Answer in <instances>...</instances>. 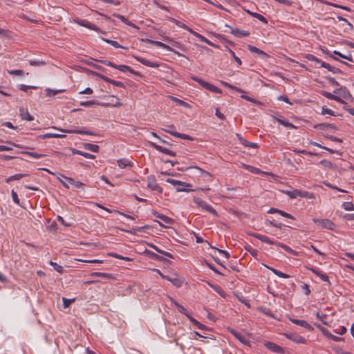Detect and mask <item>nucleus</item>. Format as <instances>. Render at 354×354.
<instances>
[{"mask_svg": "<svg viewBox=\"0 0 354 354\" xmlns=\"http://www.w3.org/2000/svg\"><path fill=\"white\" fill-rule=\"evenodd\" d=\"M83 146L86 150H88L92 152L97 153L100 150V147L97 145L86 142V143H84Z\"/></svg>", "mask_w": 354, "mask_h": 354, "instance_id": "nucleus-27", "label": "nucleus"}, {"mask_svg": "<svg viewBox=\"0 0 354 354\" xmlns=\"http://www.w3.org/2000/svg\"><path fill=\"white\" fill-rule=\"evenodd\" d=\"M65 90H62V89H59V90H55V89H52V88H46V95L48 97H53V96H55V95L58 94V93H62L64 92Z\"/></svg>", "mask_w": 354, "mask_h": 354, "instance_id": "nucleus-34", "label": "nucleus"}, {"mask_svg": "<svg viewBox=\"0 0 354 354\" xmlns=\"http://www.w3.org/2000/svg\"><path fill=\"white\" fill-rule=\"evenodd\" d=\"M133 57L137 61H138L139 62H140L141 64H142L147 66L151 67V68H158L159 66V64L158 63L151 62L145 58L138 57V56H135V55H133Z\"/></svg>", "mask_w": 354, "mask_h": 354, "instance_id": "nucleus-12", "label": "nucleus"}, {"mask_svg": "<svg viewBox=\"0 0 354 354\" xmlns=\"http://www.w3.org/2000/svg\"><path fill=\"white\" fill-rule=\"evenodd\" d=\"M317 315V317L318 319H319L322 322V323H323L324 324H325V325H326V324H327V322H326V321L325 320V319H326V315H324V314H322V313H319L318 312V313H317V315Z\"/></svg>", "mask_w": 354, "mask_h": 354, "instance_id": "nucleus-64", "label": "nucleus"}, {"mask_svg": "<svg viewBox=\"0 0 354 354\" xmlns=\"http://www.w3.org/2000/svg\"><path fill=\"white\" fill-rule=\"evenodd\" d=\"M66 135L63 134H57V133H47L44 135H40L37 137L38 139H47V138H65Z\"/></svg>", "mask_w": 354, "mask_h": 354, "instance_id": "nucleus-23", "label": "nucleus"}, {"mask_svg": "<svg viewBox=\"0 0 354 354\" xmlns=\"http://www.w3.org/2000/svg\"><path fill=\"white\" fill-rule=\"evenodd\" d=\"M248 13H249L250 15H252V17L258 19L259 21H262L263 23L264 24H268V20L266 19V17H264L263 15L257 13V12H250L249 10L247 11Z\"/></svg>", "mask_w": 354, "mask_h": 354, "instance_id": "nucleus-33", "label": "nucleus"}, {"mask_svg": "<svg viewBox=\"0 0 354 354\" xmlns=\"http://www.w3.org/2000/svg\"><path fill=\"white\" fill-rule=\"evenodd\" d=\"M96 61L100 62V63H102V64H104L105 66H111V67H113V68H115L116 65H117V64H114L113 62H112L111 61H109V60L99 59V60H96Z\"/></svg>", "mask_w": 354, "mask_h": 354, "instance_id": "nucleus-48", "label": "nucleus"}, {"mask_svg": "<svg viewBox=\"0 0 354 354\" xmlns=\"http://www.w3.org/2000/svg\"><path fill=\"white\" fill-rule=\"evenodd\" d=\"M222 84H223L225 86H226V87H227V88H231V89H233V90H234V91H237V92H239V93H245V92L244 91H243L241 88H238V87H236V86H234V85H232V84H229V83H227V82H222Z\"/></svg>", "mask_w": 354, "mask_h": 354, "instance_id": "nucleus-42", "label": "nucleus"}, {"mask_svg": "<svg viewBox=\"0 0 354 354\" xmlns=\"http://www.w3.org/2000/svg\"><path fill=\"white\" fill-rule=\"evenodd\" d=\"M91 277H102L104 279H115V277L113 274H109V273H105V272H94L91 274Z\"/></svg>", "mask_w": 354, "mask_h": 354, "instance_id": "nucleus-20", "label": "nucleus"}, {"mask_svg": "<svg viewBox=\"0 0 354 354\" xmlns=\"http://www.w3.org/2000/svg\"><path fill=\"white\" fill-rule=\"evenodd\" d=\"M342 207L345 210H354V205L351 202H344Z\"/></svg>", "mask_w": 354, "mask_h": 354, "instance_id": "nucleus-47", "label": "nucleus"}, {"mask_svg": "<svg viewBox=\"0 0 354 354\" xmlns=\"http://www.w3.org/2000/svg\"><path fill=\"white\" fill-rule=\"evenodd\" d=\"M21 153L26 154V155H28L29 156H31V157H32L34 158H42V157L46 156L44 154L38 153H36V152L27 151H23L21 152Z\"/></svg>", "mask_w": 354, "mask_h": 354, "instance_id": "nucleus-38", "label": "nucleus"}, {"mask_svg": "<svg viewBox=\"0 0 354 354\" xmlns=\"http://www.w3.org/2000/svg\"><path fill=\"white\" fill-rule=\"evenodd\" d=\"M242 144L243 145H245V147H252V148H255L256 149V148L259 147V146H258V145L257 143L248 142V141H247L245 139L243 140Z\"/></svg>", "mask_w": 354, "mask_h": 354, "instance_id": "nucleus-50", "label": "nucleus"}, {"mask_svg": "<svg viewBox=\"0 0 354 354\" xmlns=\"http://www.w3.org/2000/svg\"><path fill=\"white\" fill-rule=\"evenodd\" d=\"M285 335L288 339L295 343L305 344L306 342V339L304 337L299 336L295 333H286Z\"/></svg>", "mask_w": 354, "mask_h": 354, "instance_id": "nucleus-9", "label": "nucleus"}, {"mask_svg": "<svg viewBox=\"0 0 354 354\" xmlns=\"http://www.w3.org/2000/svg\"><path fill=\"white\" fill-rule=\"evenodd\" d=\"M226 49L230 52V53L232 55V56L233 57V58L234 59V60L236 61V62L238 64L239 66H241L242 64V62L241 60V59L239 57H238L234 52L230 49V48L227 47L226 46Z\"/></svg>", "mask_w": 354, "mask_h": 354, "instance_id": "nucleus-46", "label": "nucleus"}, {"mask_svg": "<svg viewBox=\"0 0 354 354\" xmlns=\"http://www.w3.org/2000/svg\"><path fill=\"white\" fill-rule=\"evenodd\" d=\"M339 95L343 98H345L346 100H350L352 98V95L349 93V91L346 89V87H341L339 88Z\"/></svg>", "mask_w": 354, "mask_h": 354, "instance_id": "nucleus-28", "label": "nucleus"}, {"mask_svg": "<svg viewBox=\"0 0 354 354\" xmlns=\"http://www.w3.org/2000/svg\"><path fill=\"white\" fill-rule=\"evenodd\" d=\"M93 75L94 76H96V77L103 80L104 81H105L106 82H109V83L115 86L125 88L124 83L122 82L112 80V79L105 76L104 75H102V74L97 73V72H93Z\"/></svg>", "mask_w": 354, "mask_h": 354, "instance_id": "nucleus-3", "label": "nucleus"}, {"mask_svg": "<svg viewBox=\"0 0 354 354\" xmlns=\"http://www.w3.org/2000/svg\"><path fill=\"white\" fill-rule=\"evenodd\" d=\"M248 49L251 53H257V54L260 55H263L266 57H268V55L266 53H265L264 51L261 50V49H259L258 48H257V47H255L254 46H252L250 44L248 45Z\"/></svg>", "mask_w": 354, "mask_h": 354, "instance_id": "nucleus-26", "label": "nucleus"}, {"mask_svg": "<svg viewBox=\"0 0 354 354\" xmlns=\"http://www.w3.org/2000/svg\"><path fill=\"white\" fill-rule=\"evenodd\" d=\"M265 346L270 351L276 353H283L284 352V350L282 347L274 342H267L265 343Z\"/></svg>", "mask_w": 354, "mask_h": 354, "instance_id": "nucleus-8", "label": "nucleus"}, {"mask_svg": "<svg viewBox=\"0 0 354 354\" xmlns=\"http://www.w3.org/2000/svg\"><path fill=\"white\" fill-rule=\"evenodd\" d=\"M315 129H318L320 130H325L328 129L327 123H319L314 125Z\"/></svg>", "mask_w": 354, "mask_h": 354, "instance_id": "nucleus-61", "label": "nucleus"}, {"mask_svg": "<svg viewBox=\"0 0 354 354\" xmlns=\"http://www.w3.org/2000/svg\"><path fill=\"white\" fill-rule=\"evenodd\" d=\"M115 68L124 73L129 72L136 75L141 76L140 72L135 71L133 69H132L130 66L127 65H116Z\"/></svg>", "mask_w": 354, "mask_h": 354, "instance_id": "nucleus-13", "label": "nucleus"}, {"mask_svg": "<svg viewBox=\"0 0 354 354\" xmlns=\"http://www.w3.org/2000/svg\"><path fill=\"white\" fill-rule=\"evenodd\" d=\"M196 189H192V185L189 183H186L178 180V192H190L195 191Z\"/></svg>", "mask_w": 354, "mask_h": 354, "instance_id": "nucleus-18", "label": "nucleus"}, {"mask_svg": "<svg viewBox=\"0 0 354 354\" xmlns=\"http://www.w3.org/2000/svg\"><path fill=\"white\" fill-rule=\"evenodd\" d=\"M147 183L149 188H150L151 190L157 191L159 193L162 192V189L158 185L153 176L149 177Z\"/></svg>", "mask_w": 354, "mask_h": 354, "instance_id": "nucleus-10", "label": "nucleus"}, {"mask_svg": "<svg viewBox=\"0 0 354 354\" xmlns=\"http://www.w3.org/2000/svg\"><path fill=\"white\" fill-rule=\"evenodd\" d=\"M74 22L81 26L86 27L90 30L98 31L100 28L95 24L90 23L87 20L81 19L80 18H75L73 19Z\"/></svg>", "mask_w": 354, "mask_h": 354, "instance_id": "nucleus-5", "label": "nucleus"}, {"mask_svg": "<svg viewBox=\"0 0 354 354\" xmlns=\"http://www.w3.org/2000/svg\"><path fill=\"white\" fill-rule=\"evenodd\" d=\"M190 32L192 34H193L195 37H198V39H200V40L201 41H203L206 44H207L208 45L211 46H213V47H215V48H218V46L212 43V41H210L209 39H207L206 37H205L204 36H203L202 35L196 32H194L193 30H190Z\"/></svg>", "mask_w": 354, "mask_h": 354, "instance_id": "nucleus-19", "label": "nucleus"}, {"mask_svg": "<svg viewBox=\"0 0 354 354\" xmlns=\"http://www.w3.org/2000/svg\"><path fill=\"white\" fill-rule=\"evenodd\" d=\"M322 94L323 96H324L326 98L330 99V100H334L335 95V94L330 93L325 91H322Z\"/></svg>", "mask_w": 354, "mask_h": 354, "instance_id": "nucleus-60", "label": "nucleus"}, {"mask_svg": "<svg viewBox=\"0 0 354 354\" xmlns=\"http://www.w3.org/2000/svg\"><path fill=\"white\" fill-rule=\"evenodd\" d=\"M252 235L254 237L257 238V239L261 241L262 242H265V243H267L268 244H273L274 243V241L272 240H271L269 237L266 236H264V235H262V234H257V233H254Z\"/></svg>", "mask_w": 354, "mask_h": 354, "instance_id": "nucleus-25", "label": "nucleus"}, {"mask_svg": "<svg viewBox=\"0 0 354 354\" xmlns=\"http://www.w3.org/2000/svg\"><path fill=\"white\" fill-rule=\"evenodd\" d=\"M37 88V86H27L24 84H20L19 85V89L23 91H27L28 89H36Z\"/></svg>", "mask_w": 354, "mask_h": 354, "instance_id": "nucleus-52", "label": "nucleus"}, {"mask_svg": "<svg viewBox=\"0 0 354 354\" xmlns=\"http://www.w3.org/2000/svg\"><path fill=\"white\" fill-rule=\"evenodd\" d=\"M231 333L237 339H239L243 344L249 346L250 345V341L248 339L247 336L244 334L239 333L234 329L230 330Z\"/></svg>", "mask_w": 354, "mask_h": 354, "instance_id": "nucleus-7", "label": "nucleus"}, {"mask_svg": "<svg viewBox=\"0 0 354 354\" xmlns=\"http://www.w3.org/2000/svg\"><path fill=\"white\" fill-rule=\"evenodd\" d=\"M80 105L82 106H84V107H90V106H92L94 105L101 106L103 107H107L109 105V104L100 103L95 100H91V101H86V102H81Z\"/></svg>", "mask_w": 354, "mask_h": 354, "instance_id": "nucleus-17", "label": "nucleus"}, {"mask_svg": "<svg viewBox=\"0 0 354 354\" xmlns=\"http://www.w3.org/2000/svg\"><path fill=\"white\" fill-rule=\"evenodd\" d=\"M205 264L207 266V267L211 269L214 272L216 273V274H222V275H224L223 274H222L221 272H220L212 263H209L207 261H205Z\"/></svg>", "mask_w": 354, "mask_h": 354, "instance_id": "nucleus-62", "label": "nucleus"}, {"mask_svg": "<svg viewBox=\"0 0 354 354\" xmlns=\"http://www.w3.org/2000/svg\"><path fill=\"white\" fill-rule=\"evenodd\" d=\"M281 248L283 249H284L289 254H291L295 255V256H297L298 254L297 252H296L295 250H292V248H290L289 246H288L286 245H281Z\"/></svg>", "mask_w": 354, "mask_h": 354, "instance_id": "nucleus-51", "label": "nucleus"}, {"mask_svg": "<svg viewBox=\"0 0 354 354\" xmlns=\"http://www.w3.org/2000/svg\"><path fill=\"white\" fill-rule=\"evenodd\" d=\"M49 264L59 273L62 274L64 272V268L62 266L55 262L50 261Z\"/></svg>", "mask_w": 354, "mask_h": 354, "instance_id": "nucleus-41", "label": "nucleus"}, {"mask_svg": "<svg viewBox=\"0 0 354 354\" xmlns=\"http://www.w3.org/2000/svg\"><path fill=\"white\" fill-rule=\"evenodd\" d=\"M102 39L107 44H111V46H113V47H115L116 48H126L125 47L121 46L117 41L111 40V39H104V38H102Z\"/></svg>", "mask_w": 354, "mask_h": 354, "instance_id": "nucleus-39", "label": "nucleus"}, {"mask_svg": "<svg viewBox=\"0 0 354 354\" xmlns=\"http://www.w3.org/2000/svg\"><path fill=\"white\" fill-rule=\"evenodd\" d=\"M193 80L195 82H198L203 88H205L209 91H212V92H214L216 93H222V91L221 88H219L218 87H217L207 82L204 81L203 80H202L200 77H193Z\"/></svg>", "mask_w": 354, "mask_h": 354, "instance_id": "nucleus-1", "label": "nucleus"}, {"mask_svg": "<svg viewBox=\"0 0 354 354\" xmlns=\"http://www.w3.org/2000/svg\"><path fill=\"white\" fill-rule=\"evenodd\" d=\"M310 270L314 273L315 274H316L317 277H319L322 281H326V282H328V283H330V281H329V277L328 275H326V274H324V273H322L320 271H319L318 270L315 269V268H310Z\"/></svg>", "mask_w": 354, "mask_h": 354, "instance_id": "nucleus-22", "label": "nucleus"}, {"mask_svg": "<svg viewBox=\"0 0 354 354\" xmlns=\"http://www.w3.org/2000/svg\"><path fill=\"white\" fill-rule=\"evenodd\" d=\"M326 333H325V335L335 342H341L343 340V338L333 335L329 331H328V330H326Z\"/></svg>", "mask_w": 354, "mask_h": 354, "instance_id": "nucleus-43", "label": "nucleus"}, {"mask_svg": "<svg viewBox=\"0 0 354 354\" xmlns=\"http://www.w3.org/2000/svg\"><path fill=\"white\" fill-rule=\"evenodd\" d=\"M109 97L112 98V102L109 103V105L108 106H114V107H120L122 106V103L120 102V99L115 95H110Z\"/></svg>", "mask_w": 354, "mask_h": 354, "instance_id": "nucleus-30", "label": "nucleus"}, {"mask_svg": "<svg viewBox=\"0 0 354 354\" xmlns=\"http://www.w3.org/2000/svg\"><path fill=\"white\" fill-rule=\"evenodd\" d=\"M290 321L291 322L298 325V326H300L301 327H304L306 329H308V330H313V327L312 326H310L306 321L305 320H301V319H290Z\"/></svg>", "mask_w": 354, "mask_h": 354, "instance_id": "nucleus-14", "label": "nucleus"}, {"mask_svg": "<svg viewBox=\"0 0 354 354\" xmlns=\"http://www.w3.org/2000/svg\"><path fill=\"white\" fill-rule=\"evenodd\" d=\"M178 57H181L180 62L183 64V66L187 67L189 66V61L185 55H183L178 52Z\"/></svg>", "mask_w": 354, "mask_h": 354, "instance_id": "nucleus-40", "label": "nucleus"}, {"mask_svg": "<svg viewBox=\"0 0 354 354\" xmlns=\"http://www.w3.org/2000/svg\"><path fill=\"white\" fill-rule=\"evenodd\" d=\"M194 202L201 207L203 209L212 214L214 216H217L216 211L209 205L207 204L204 201L201 200L198 197L194 198Z\"/></svg>", "mask_w": 354, "mask_h": 354, "instance_id": "nucleus-2", "label": "nucleus"}, {"mask_svg": "<svg viewBox=\"0 0 354 354\" xmlns=\"http://www.w3.org/2000/svg\"><path fill=\"white\" fill-rule=\"evenodd\" d=\"M118 165L121 169H124L128 166H131V162L125 158L118 160Z\"/></svg>", "mask_w": 354, "mask_h": 354, "instance_id": "nucleus-37", "label": "nucleus"}, {"mask_svg": "<svg viewBox=\"0 0 354 354\" xmlns=\"http://www.w3.org/2000/svg\"><path fill=\"white\" fill-rule=\"evenodd\" d=\"M322 67L328 69L329 71H331L333 73H342V71L336 67H334L333 66H330L329 64L326 63L324 62H322Z\"/></svg>", "mask_w": 354, "mask_h": 354, "instance_id": "nucleus-24", "label": "nucleus"}, {"mask_svg": "<svg viewBox=\"0 0 354 354\" xmlns=\"http://www.w3.org/2000/svg\"><path fill=\"white\" fill-rule=\"evenodd\" d=\"M267 268L270 270L274 274H276L277 276L279 277H281V278H289L290 276L287 274H285L277 269H274L273 268H270V267H268L267 266Z\"/></svg>", "mask_w": 354, "mask_h": 354, "instance_id": "nucleus-35", "label": "nucleus"}, {"mask_svg": "<svg viewBox=\"0 0 354 354\" xmlns=\"http://www.w3.org/2000/svg\"><path fill=\"white\" fill-rule=\"evenodd\" d=\"M75 299L63 298V305L64 308L68 307L72 303L75 301Z\"/></svg>", "mask_w": 354, "mask_h": 354, "instance_id": "nucleus-54", "label": "nucleus"}, {"mask_svg": "<svg viewBox=\"0 0 354 354\" xmlns=\"http://www.w3.org/2000/svg\"><path fill=\"white\" fill-rule=\"evenodd\" d=\"M72 185H73L76 188L82 189H84V187H85L84 183H83L80 181H78V180H74V181H73Z\"/></svg>", "mask_w": 354, "mask_h": 354, "instance_id": "nucleus-53", "label": "nucleus"}, {"mask_svg": "<svg viewBox=\"0 0 354 354\" xmlns=\"http://www.w3.org/2000/svg\"><path fill=\"white\" fill-rule=\"evenodd\" d=\"M323 167L328 169H334L335 166L329 160H322L319 162Z\"/></svg>", "mask_w": 354, "mask_h": 354, "instance_id": "nucleus-44", "label": "nucleus"}, {"mask_svg": "<svg viewBox=\"0 0 354 354\" xmlns=\"http://www.w3.org/2000/svg\"><path fill=\"white\" fill-rule=\"evenodd\" d=\"M151 145L154 148L156 149V150L160 151V152H162L165 154H167V155H170L171 156H176V153L175 152H173L172 151L169 150V149H167L165 147H163L162 146H160V145H158L153 142H151Z\"/></svg>", "mask_w": 354, "mask_h": 354, "instance_id": "nucleus-15", "label": "nucleus"}, {"mask_svg": "<svg viewBox=\"0 0 354 354\" xmlns=\"http://www.w3.org/2000/svg\"><path fill=\"white\" fill-rule=\"evenodd\" d=\"M275 119L279 124H281L288 128H290V129H295L296 128V127L293 124L289 122L288 121H286V120H282L280 118H275Z\"/></svg>", "mask_w": 354, "mask_h": 354, "instance_id": "nucleus-36", "label": "nucleus"}, {"mask_svg": "<svg viewBox=\"0 0 354 354\" xmlns=\"http://www.w3.org/2000/svg\"><path fill=\"white\" fill-rule=\"evenodd\" d=\"M178 106H183L185 109H192V105L190 104H189L183 100H181L180 99H178Z\"/></svg>", "mask_w": 354, "mask_h": 354, "instance_id": "nucleus-55", "label": "nucleus"}, {"mask_svg": "<svg viewBox=\"0 0 354 354\" xmlns=\"http://www.w3.org/2000/svg\"><path fill=\"white\" fill-rule=\"evenodd\" d=\"M8 73L10 75L22 76L24 75V71L23 70H20V69L12 70V71H9Z\"/></svg>", "mask_w": 354, "mask_h": 354, "instance_id": "nucleus-56", "label": "nucleus"}, {"mask_svg": "<svg viewBox=\"0 0 354 354\" xmlns=\"http://www.w3.org/2000/svg\"><path fill=\"white\" fill-rule=\"evenodd\" d=\"M286 195H288L290 198H296L299 197L301 194V190L294 189V190H287L284 192Z\"/></svg>", "mask_w": 354, "mask_h": 354, "instance_id": "nucleus-29", "label": "nucleus"}, {"mask_svg": "<svg viewBox=\"0 0 354 354\" xmlns=\"http://www.w3.org/2000/svg\"><path fill=\"white\" fill-rule=\"evenodd\" d=\"M226 27L230 28V33L233 34L234 35L239 37H248L250 35V32L245 30H241L237 28H233L230 26L226 25Z\"/></svg>", "mask_w": 354, "mask_h": 354, "instance_id": "nucleus-6", "label": "nucleus"}, {"mask_svg": "<svg viewBox=\"0 0 354 354\" xmlns=\"http://www.w3.org/2000/svg\"><path fill=\"white\" fill-rule=\"evenodd\" d=\"M169 175L170 174L169 173H167V172H161L158 175V178L161 180L165 181V182L169 183H171L174 187H176L177 186V180L171 178H169Z\"/></svg>", "mask_w": 354, "mask_h": 354, "instance_id": "nucleus-11", "label": "nucleus"}, {"mask_svg": "<svg viewBox=\"0 0 354 354\" xmlns=\"http://www.w3.org/2000/svg\"><path fill=\"white\" fill-rule=\"evenodd\" d=\"M29 64L30 66H44L46 64V63L43 61L39 60H30Z\"/></svg>", "mask_w": 354, "mask_h": 354, "instance_id": "nucleus-49", "label": "nucleus"}, {"mask_svg": "<svg viewBox=\"0 0 354 354\" xmlns=\"http://www.w3.org/2000/svg\"><path fill=\"white\" fill-rule=\"evenodd\" d=\"M26 176H28V174H15L13 176H10L9 178H8L6 181V183H10L12 180H18Z\"/></svg>", "mask_w": 354, "mask_h": 354, "instance_id": "nucleus-32", "label": "nucleus"}, {"mask_svg": "<svg viewBox=\"0 0 354 354\" xmlns=\"http://www.w3.org/2000/svg\"><path fill=\"white\" fill-rule=\"evenodd\" d=\"M322 115L328 114V115H333V116L335 115V112L333 110L328 109V108H324V107L322 108Z\"/></svg>", "mask_w": 354, "mask_h": 354, "instance_id": "nucleus-59", "label": "nucleus"}, {"mask_svg": "<svg viewBox=\"0 0 354 354\" xmlns=\"http://www.w3.org/2000/svg\"><path fill=\"white\" fill-rule=\"evenodd\" d=\"M145 252L147 254L148 257H149L150 258H151L154 260H158V261H165V259L164 257L158 255V254L154 253L153 252L146 250Z\"/></svg>", "mask_w": 354, "mask_h": 354, "instance_id": "nucleus-31", "label": "nucleus"}, {"mask_svg": "<svg viewBox=\"0 0 354 354\" xmlns=\"http://www.w3.org/2000/svg\"><path fill=\"white\" fill-rule=\"evenodd\" d=\"M61 131L68 133H77V134H86L91 136H95L96 134L93 132L86 131V130H77V129H62Z\"/></svg>", "mask_w": 354, "mask_h": 354, "instance_id": "nucleus-16", "label": "nucleus"}, {"mask_svg": "<svg viewBox=\"0 0 354 354\" xmlns=\"http://www.w3.org/2000/svg\"><path fill=\"white\" fill-rule=\"evenodd\" d=\"M11 195H12V200L13 201L17 204V205H20V203H19V198L18 197V195L17 194L16 192H15L14 190H12L11 192Z\"/></svg>", "mask_w": 354, "mask_h": 354, "instance_id": "nucleus-58", "label": "nucleus"}, {"mask_svg": "<svg viewBox=\"0 0 354 354\" xmlns=\"http://www.w3.org/2000/svg\"><path fill=\"white\" fill-rule=\"evenodd\" d=\"M313 221L324 228L330 230H333L335 227V223L329 219L313 218Z\"/></svg>", "mask_w": 354, "mask_h": 354, "instance_id": "nucleus-4", "label": "nucleus"}, {"mask_svg": "<svg viewBox=\"0 0 354 354\" xmlns=\"http://www.w3.org/2000/svg\"><path fill=\"white\" fill-rule=\"evenodd\" d=\"M192 323L196 326H197V328L198 329H201V330H209V328L206 326L205 325L200 323L198 321H197L196 319H193L192 320Z\"/></svg>", "mask_w": 354, "mask_h": 354, "instance_id": "nucleus-45", "label": "nucleus"}, {"mask_svg": "<svg viewBox=\"0 0 354 354\" xmlns=\"http://www.w3.org/2000/svg\"><path fill=\"white\" fill-rule=\"evenodd\" d=\"M90 66H92L95 69H97L99 71H101L102 72H105L106 71V68H104L103 66H100V65H98V64H94L93 62H89L88 64Z\"/></svg>", "mask_w": 354, "mask_h": 354, "instance_id": "nucleus-57", "label": "nucleus"}, {"mask_svg": "<svg viewBox=\"0 0 354 354\" xmlns=\"http://www.w3.org/2000/svg\"><path fill=\"white\" fill-rule=\"evenodd\" d=\"M20 116L22 120L27 121H32L34 118L29 113L27 110H25L23 107L19 109Z\"/></svg>", "mask_w": 354, "mask_h": 354, "instance_id": "nucleus-21", "label": "nucleus"}, {"mask_svg": "<svg viewBox=\"0 0 354 354\" xmlns=\"http://www.w3.org/2000/svg\"><path fill=\"white\" fill-rule=\"evenodd\" d=\"M302 290H304V292L306 295H309L311 292L310 291V286L306 284V283H304L302 286Z\"/></svg>", "mask_w": 354, "mask_h": 354, "instance_id": "nucleus-63", "label": "nucleus"}]
</instances>
